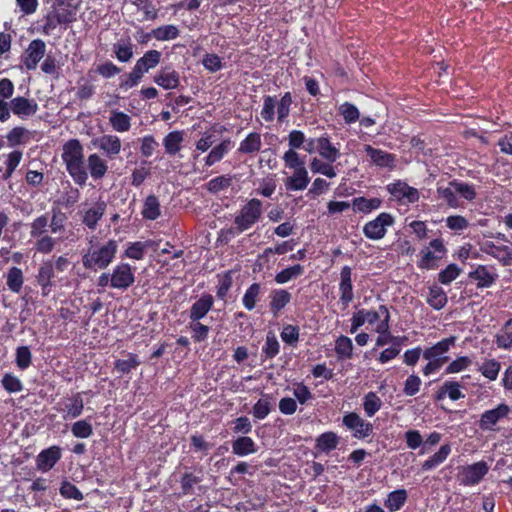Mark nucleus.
<instances>
[{
	"instance_id": "f257e3e1",
	"label": "nucleus",
	"mask_w": 512,
	"mask_h": 512,
	"mask_svg": "<svg viewBox=\"0 0 512 512\" xmlns=\"http://www.w3.org/2000/svg\"><path fill=\"white\" fill-rule=\"evenodd\" d=\"M117 251L118 243L113 239L102 244L90 245L82 255V265L87 270H104L114 261Z\"/></svg>"
},
{
	"instance_id": "f03ea898",
	"label": "nucleus",
	"mask_w": 512,
	"mask_h": 512,
	"mask_svg": "<svg viewBox=\"0 0 512 512\" xmlns=\"http://www.w3.org/2000/svg\"><path fill=\"white\" fill-rule=\"evenodd\" d=\"M62 159L74 182L84 185L88 174L83 161V147L77 139H71L64 144Z\"/></svg>"
},
{
	"instance_id": "7ed1b4c3",
	"label": "nucleus",
	"mask_w": 512,
	"mask_h": 512,
	"mask_svg": "<svg viewBox=\"0 0 512 512\" xmlns=\"http://www.w3.org/2000/svg\"><path fill=\"white\" fill-rule=\"evenodd\" d=\"M261 215V201L258 199H251L235 216L234 227L230 229V233L236 235L249 230L259 221Z\"/></svg>"
},
{
	"instance_id": "20e7f679",
	"label": "nucleus",
	"mask_w": 512,
	"mask_h": 512,
	"mask_svg": "<svg viewBox=\"0 0 512 512\" xmlns=\"http://www.w3.org/2000/svg\"><path fill=\"white\" fill-rule=\"evenodd\" d=\"M394 224L391 214L382 212L375 219L363 226V234L370 240H380L385 237L387 228Z\"/></svg>"
},
{
	"instance_id": "39448f33",
	"label": "nucleus",
	"mask_w": 512,
	"mask_h": 512,
	"mask_svg": "<svg viewBox=\"0 0 512 512\" xmlns=\"http://www.w3.org/2000/svg\"><path fill=\"white\" fill-rule=\"evenodd\" d=\"M479 249L482 253L493 257L504 266L512 264V248L508 245L484 239L479 242Z\"/></svg>"
},
{
	"instance_id": "423d86ee",
	"label": "nucleus",
	"mask_w": 512,
	"mask_h": 512,
	"mask_svg": "<svg viewBox=\"0 0 512 512\" xmlns=\"http://www.w3.org/2000/svg\"><path fill=\"white\" fill-rule=\"evenodd\" d=\"M489 466L485 461H479L471 465H466L459 472L460 484L464 486H474L481 482L488 473Z\"/></svg>"
},
{
	"instance_id": "0eeeda50",
	"label": "nucleus",
	"mask_w": 512,
	"mask_h": 512,
	"mask_svg": "<svg viewBox=\"0 0 512 512\" xmlns=\"http://www.w3.org/2000/svg\"><path fill=\"white\" fill-rule=\"evenodd\" d=\"M445 253L446 248L442 240L434 239L428 247L421 251V259L418 265L422 269H433L436 267L437 262L444 257Z\"/></svg>"
},
{
	"instance_id": "6e6552de",
	"label": "nucleus",
	"mask_w": 512,
	"mask_h": 512,
	"mask_svg": "<svg viewBox=\"0 0 512 512\" xmlns=\"http://www.w3.org/2000/svg\"><path fill=\"white\" fill-rule=\"evenodd\" d=\"M111 277L113 289L125 291L135 282L134 271L128 263L117 264L111 272Z\"/></svg>"
},
{
	"instance_id": "1a4fd4ad",
	"label": "nucleus",
	"mask_w": 512,
	"mask_h": 512,
	"mask_svg": "<svg viewBox=\"0 0 512 512\" xmlns=\"http://www.w3.org/2000/svg\"><path fill=\"white\" fill-rule=\"evenodd\" d=\"M387 190L393 198L404 204H412L419 200L418 190L401 180L388 184Z\"/></svg>"
},
{
	"instance_id": "9d476101",
	"label": "nucleus",
	"mask_w": 512,
	"mask_h": 512,
	"mask_svg": "<svg viewBox=\"0 0 512 512\" xmlns=\"http://www.w3.org/2000/svg\"><path fill=\"white\" fill-rule=\"evenodd\" d=\"M343 424L352 432L357 439H364L372 434L373 426L365 421L357 413L351 412L343 417Z\"/></svg>"
},
{
	"instance_id": "9b49d317",
	"label": "nucleus",
	"mask_w": 512,
	"mask_h": 512,
	"mask_svg": "<svg viewBox=\"0 0 512 512\" xmlns=\"http://www.w3.org/2000/svg\"><path fill=\"white\" fill-rule=\"evenodd\" d=\"M46 44L41 39L32 40L22 56L23 65L28 70L36 69L38 63L45 56Z\"/></svg>"
},
{
	"instance_id": "f8f14e48",
	"label": "nucleus",
	"mask_w": 512,
	"mask_h": 512,
	"mask_svg": "<svg viewBox=\"0 0 512 512\" xmlns=\"http://www.w3.org/2000/svg\"><path fill=\"white\" fill-rule=\"evenodd\" d=\"M10 113L18 116L21 119L29 118L36 114L38 111V104L34 99H29L23 96H17L8 103Z\"/></svg>"
},
{
	"instance_id": "ddd939ff",
	"label": "nucleus",
	"mask_w": 512,
	"mask_h": 512,
	"mask_svg": "<svg viewBox=\"0 0 512 512\" xmlns=\"http://www.w3.org/2000/svg\"><path fill=\"white\" fill-rule=\"evenodd\" d=\"M107 204L104 201H97L89 207H84L81 210L82 223L90 230H95L98 222L105 214Z\"/></svg>"
},
{
	"instance_id": "4468645a",
	"label": "nucleus",
	"mask_w": 512,
	"mask_h": 512,
	"mask_svg": "<svg viewBox=\"0 0 512 512\" xmlns=\"http://www.w3.org/2000/svg\"><path fill=\"white\" fill-rule=\"evenodd\" d=\"M510 412L508 405L502 403L496 408L486 410L480 418L479 426L482 430H493L494 426Z\"/></svg>"
},
{
	"instance_id": "2eb2a0df",
	"label": "nucleus",
	"mask_w": 512,
	"mask_h": 512,
	"mask_svg": "<svg viewBox=\"0 0 512 512\" xmlns=\"http://www.w3.org/2000/svg\"><path fill=\"white\" fill-rule=\"evenodd\" d=\"M340 303L343 309H346L354 298L352 285V270L349 266H344L340 272Z\"/></svg>"
},
{
	"instance_id": "dca6fc26",
	"label": "nucleus",
	"mask_w": 512,
	"mask_h": 512,
	"mask_svg": "<svg viewBox=\"0 0 512 512\" xmlns=\"http://www.w3.org/2000/svg\"><path fill=\"white\" fill-rule=\"evenodd\" d=\"M61 449L58 446H51L42 450L36 458V467L41 472L51 470L61 459Z\"/></svg>"
},
{
	"instance_id": "f3484780",
	"label": "nucleus",
	"mask_w": 512,
	"mask_h": 512,
	"mask_svg": "<svg viewBox=\"0 0 512 512\" xmlns=\"http://www.w3.org/2000/svg\"><path fill=\"white\" fill-rule=\"evenodd\" d=\"M364 151L370 157L371 162L380 167V168H388L393 169L396 165V156L394 154L388 153L381 149H377L372 147L371 145H364Z\"/></svg>"
},
{
	"instance_id": "a211bd4d",
	"label": "nucleus",
	"mask_w": 512,
	"mask_h": 512,
	"mask_svg": "<svg viewBox=\"0 0 512 512\" xmlns=\"http://www.w3.org/2000/svg\"><path fill=\"white\" fill-rule=\"evenodd\" d=\"M62 405L63 406L59 409V411L62 413V418L64 420H71L81 416L84 410L82 394H74L70 398L66 399Z\"/></svg>"
},
{
	"instance_id": "6ab92c4d",
	"label": "nucleus",
	"mask_w": 512,
	"mask_h": 512,
	"mask_svg": "<svg viewBox=\"0 0 512 512\" xmlns=\"http://www.w3.org/2000/svg\"><path fill=\"white\" fill-rule=\"evenodd\" d=\"M98 148L110 159H115L120 153L122 143L115 134H105L96 140Z\"/></svg>"
},
{
	"instance_id": "aec40b11",
	"label": "nucleus",
	"mask_w": 512,
	"mask_h": 512,
	"mask_svg": "<svg viewBox=\"0 0 512 512\" xmlns=\"http://www.w3.org/2000/svg\"><path fill=\"white\" fill-rule=\"evenodd\" d=\"M455 340V337H449L439 341L432 347L427 348L423 352V357L425 359H435L440 360L443 363H446L448 361V356H446L445 354L448 352L450 347L455 344Z\"/></svg>"
},
{
	"instance_id": "412c9836",
	"label": "nucleus",
	"mask_w": 512,
	"mask_h": 512,
	"mask_svg": "<svg viewBox=\"0 0 512 512\" xmlns=\"http://www.w3.org/2000/svg\"><path fill=\"white\" fill-rule=\"evenodd\" d=\"M79 3L78 0H56L53 11L58 15L60 21L70 23L75 19Z\"/></svg>"
},
{
	"instance_id": "4be33fe9",
	"label": "nucleus",
	"mask_w": 512,
	"mask_h": 512,
	"mask_svg": "<svg viewBox=\"0 0 512 512\" xmlns=\"http://www.w3.org/2000/svg\"><path fill=\"white\" fill-rule=\"evenodd\" d=\"M54 278V269L51 262H46L40 266L38 269V274L36 276L37 283L41 287V295L47 297L54 286L53 283Z\"/></svg>"
},
{
	"instance_id": "5701e85b",
	"label": "nucleus",
	"mask_w": 512,
	"mask_h": 512,
	"mask_svg": "<svg viewBox=\"0 0 512 512\" xmlns=\"http://www.w3.org/2000/svg\"><path fill=\"white\" fill-rule=\"evenodd\" d=\"M154 82L165 90H172L179 86L180 76L173 68L164 67L154 76Z\"/></svg>"
},
{
	"instance_id": "b1692460",
	"label": "nucleus",
	"mask_w": 512,
	"mask_h": 512,
	"mask_svg": "<svg viewBox=\"0 0 512 512\" xmlns=\"http://www.w3.org/2000/svg\"><path fill=\"white\" fill-rule=\"evenodd\" d=\"M310 177L306 168L293 170V174L286 178L285 187L288 191H302L307 188Z\"/></svg>"
},
{
	"instance_id": "393cba45",
	"label": "nucleus",
	"mask_w": 512,
	"mask_h": 512,
	"mask_svg": "<svg viewBox=\"0 0 512 512\" xmlns=\"http://www.w3.org/2000/svg\"><path fill=\"white\" fill-rule=\"evenodd\" d=\"M109 124L118 133H125L131 129L132 118L123 111L112 109L109 112Z\"/></svg>"
},
{
	"instance_id": "a878e982",
	"label": "nucleus",
	"mask_w": 512,
	"mask_h": 512,
	"mask_svg": "<svg viewBox=\"0 0 512 512\" xmlns=\"http://www.w3.org/2000/svg\"><path fill=\"white\" fill-rule=\"evenodd\" d=\"M232 141L230 139L222 140L218 145L214 146L207 156L204 157L206 167H211L220 162L232 149Z\"/></svg>"
},
{
	"instance_id": "bb28decb",
	"label": "nucleus",
	"mask_w": 512,
	"mask_h": 512,
	"mask_svg": "<svg viewBox=\"0 0 512 512\" xmlns=\"http://www.w3.org/2000/svg\"><path fill=\"white\" fill-rule=\"evenodd\" d=\"M214 303L212 295L205 294L201 296L190 309V319L192 322L199 321L204 318L206 314L211 310Z\"/></svg>"
},
{
	"instance_id": "cd10ccee",
	"label": "nucleus",
	"mask_w": 512,
	"mask_h": 512,
	"mask_svg": "<svg viewBox=\"0 0 512 512\" xmlns=\"http://www.w3.org/2000/svg\"><path fill=\"white\" fill-rule=\"evenodd\" d=\"M454 180L449 182L447 186H439L437 188V196L451 208H458L462 205L456 191Z\"/></svg>"
},
{
	"instance_id": "c85d7f7f",
	"label": "nucleus",
	"mask_w": 512,
	"mask_h": 512,
	"mask_svg": "<svg viewBox=\"0 0 512 512\" xmlns=\"http://www.w3.org/2000/svg\"><path fill=\"white\" fill-rule=\"evenodd\" d=\"M316 144L320 156L330 163L335 162L341 155L339 149L326 137L317 138Z\"/></svg>"
},
{
	"instance_id": "c756f323",
	"label": "nucleus",
	"mask_w": 512,
	"mask_h": 512,
	"mask_svg": "<svg viewBox=\"0 0 512 512\" xmlns=\"http://www.w3.org/2000/svg\"><path fill=\"white\" fill-rule=\"evenodd\" d=\"M87 165L91 177L96 180L103 178L108 170L106 160L97 153L88 156Z\"/></svg>"
},
{
	"instance_id": "7c9ffc66",
	"label": "nucleus",
	"mask_w": 512,
	"mask_h": 512,
	"mask_svg": "<svg viewBox=\"0 0 512 512\" xmlns=\"http://www.w3.org/2000/svg\"><path fill=\"white\" fill-rule=\"evenodd\" d=\"M261 147V135L257 132H251L240 142L238 152L241 154H255L261 150Z\"/></svg>"
},
{
	"instance_id": "2f4dec72",
	"label": "nucleus",
	"mask_w": 512,
	"mask_h": 512,
	"mask_svg": "<svg viewBox=\"0 0 512 512\" xmlns=\"http://www.w3.org/2000/svg\"><path fill=\"white\" fill-rule=\"evenodd\" d=\"M232 451L235 455L243 457L254 454L257 451V447L252 438L242 436L233 441Z\"/></svg>"
},
{
	"instance_id": "473e14b6",
	"label": "nucleus",
	"mask_w": 512,
	"mask_h": 512,
	"mask_svg": "<svg viewBox=\"0 0 512 512\" xmlns=\"http://www.w3.org/2000/svg\"><path fill=\"white\" fill-rule=\"evenodd\" d=\"M381 203L379 198L356 197L352 200V208L354 212L368 214L377 210Z\"/></svg>"
},
{
	"instance_id": "72a5a7b5",
	"label": "nucleus",
	"mask_w": 512,
	"mask_h": 512,
	"mask_svg": "<svg viewBox=\"0 0 512 512\" xmlns=\"http://www.w3.org/2000/svg\"><path fill=\"white\" fill-rule=\"evenodd\" d=\"M426 301L433 309L441 310L447 304L448 298L440 286L432 285L429 287Z\"/></svg>"
},
{
	"instance_id": "f704fd0d",
	"label": "nucleus",
	"mask_w": 512,
	"mask_h": 512,
	"mask_svg": "<svg viewBox=\"0 0 512 512\" xmlns=\"http://www.w3.org/2000/svg\"><path fill=\"white\" fill-rule=\"evenodd\" d=\"M160 60L161 52L157 50H148L136 61L135 66L139 67V69L145 74L149 70L155 68L160 63Z\"/></svg>"
},
{
	"instance_id": "c9c22d12",
	"label": "nucleus",
	"mask_w": 512,
	"mask_h": 512,
	"mask_svg": "<svg viewBox=\"0 0 512 512\" xmlns=\"http://www.w3.org/2000/svg\"><path fill=\"white\" fill-rule=\"evenodd\" d=\"M451 446L449 444L442 445L440 449L429 459L423 462L422 470L430 471L441 465L450 455Z\"/></svg>"
},
{
	"instance_id": "e433bc0d",
	"label": "nucleus",
	"mask_w": 512,
	"mask_h": 512,
	"mask_svg": "<svg viewBox=\"0 0 512 512\" xmlns=\"http://www.w3.org/2000/svg\"><path fill=\"white\" fill-rule=\"evenodd\" d=\"M270 309L274 315H277L291 300V294L284 289H275L270 295Z\"/></svg>"
},
{
	"instance_id": "4c0bfd02",
	"label": "nucleus",
	"mask_w": 512,
	"mask_h": 512,
	"mask_svg": "<svg viewBox=\"0 0 512 512\" xmlns=\"http://www.w3.org/2000/svg\"><path fill=\"white\" fill-rule=\"evenodd\" d=\"M448 396L452 401H457L465 397L461 391V385L455 381H446L437 393V399L441 400Z\"/></svg>"
},
{
	"instance_id": "58836bf2",
	"label": "nucleus",
	"mask_w": 512,
	"mask_h": 512,
	"mask_svg": "<svg viewBox=\"0 0 512 512\" xmlns=\"http://www.w3.org/2000/svg\"><path fill=\"white\" fill-rule=\"evenodd\" d=\"M183 142V132L172 131L168 133L163 139L165 151L169 155H175L181 149Z\"/></svg>"
},
{
	"instance_id": "ea45409f",
	"label": "nucleus",
	"mask_w": 512,
	"mask_h": 512,
	"mask_svg": "<svg viewBox=\"0 0 512 512\" xmlns=\"http://www.w3.org/2000/svg\"><path fill=\"white\" fill-rule=\"evenodd\" d=\"M24 282L23 272L18 267H11L6 274V284L10 291L19 293Z\"/></svg>"
},
{
	"instance_id": "a19ab883",
	"label": "nucleus",
	"mask_w": 512,
	"mask_h": 512,
	"mask_svg": "<svg viewBox=\"0 0 512 512\" xmlns=\"http://www.w3.org/2000/svg\"><path fill=\"white\" fill-rule=\"evenodd\" d=\"M496 345L502 349L512 348V319L506 321L495 336Z\"/></svg>"
},
{
	"instance_id": "79ce46f5",
	"label": "nucleus",
	"mask_w": 512,
	"mask_h": 512,
	"mask_svg": "<svg viewBox=\"0 0 512 512\" xmlns=\"http://www.w3.org/2000/svg\"><path fill=\"white\" fill-rule=\"evenodd\" d=\"M67 216L59 208L51 210V217H49V229L52 234H61L65 230V223Z\"/></svg>"
},
{
	"instance_id": "37998d69",
	"label": "nucleus",
	"mask_w": 512,
	"mask_h": 512,
	"mask_svg": "<svg viewBox=\"0 0 512 512\" xmlns=\"http://www.w3.org/2000/svg\"><path fill=\"white\" fill-rule=\"evenodd\" d=\"M160 203L156 196L149 195L143 204L142 216L148 220H156L160 216Z\"/></svg>"
},
{
	"instance_id": "c03bdc74",
	"label": "nucleus",
	"mask_w": 512,
	"mask_h": 512,
	"mask_svg": "<svg viewBox=\"0 0 512 512\" xmlns=\"http://www.w3.org/2000/svg\"><path fill=\"white\" fill-rule=\"evenodd\" d=\"M407 500V492L404 489H399L392 491L386 501L385 507L388 508L390 512H396L401 509V507L405 504Z\"/></svg>"
},
{
	"instance_id": "a18cd8bd",
	"label": "nucleus",
	"mask_w": 512,
	"mask_h": 512,
	"mask_svg": "<svg viewBox=\"0 0 512 512\" xmlns=\"http://www.w3.org/2000/svg\"><path fill=\"white\" fill-rule=\"evenodd\" d=\"M49 229V217L48 214H43L36 217L30 223V236L31 238H37L42 235H47Z\"/></svg>"
},
{
	"instance_id": "49530a36",
	"label": "nucleus",
	"mask_w": 512,
	"mask_h": 512,
	"mask_svg": "<svg viewBox=\"0 0 512 512\" xmlns=\"http://www.w3.org/2000/svg\"><path fill=\"white\" fill-rule=\"evenodd\" d=\"M382 407V401L375 392H369L363 400V409L368 417H373Z\"/></svg>"
},
{
	"instance_id": "de8ad7c7",
	"label": "nucleus",
	"mask_w": 512,
	"mask_h": 512,
	"mask_svg": "<svg viewBox=\"0 0 512 512\" xmlns=\"http://www.w3.org/2000/svg\"><path fill=\"white\" fill-rule=\"evenodd\" d=\"M501 369V363L496 359H486L479 366L481 374L490 381H495Z\"/></svg>"
},
{
	"instance_id": "09e8293b",
	"label": "nucleus",
	"mask_w": 512,
	"mask_h": 512,
	"mask_svg": "<svg viewBox=\"0 0 512 512\" xmlns=\"http://www.w3.org/2000/svg\"><path fill=\"white\" fill-rule=\"evenodd\" d=\"M152 35L158 41H170L179 36V29L175 25H163L153 29Z\"/></svg>"
},
{
	"instance_id": "8fccbe9b",
	"label": "nucleus",
	"mask_w": 512,
	"mask_h": 512,
	"mask_svg": "<svg viewBox=\"0 0 512 512\" xmlns=\"http://www.w3.org/2000/svg\"><path fill=\"white\" fill-rule=\"evenodd\" d=\"M291 104L292 96L290 92H286L280 99H277L276 114L278 122L283 123L286 121L290 113Z\"/></svg>"
},
{
	"instance_id": "3c124183",
	"label": "nucleus",
	"mask_w": 512,
	"mask_h": 512,
	"mask_svg": "<svg viewBox=\"0 0 512 512\" xmlns=\"http://www.w3.org/2000/svg\"><path fill=\"white\" fill-rule=\"evenodd\" d=\"M338 442V436L334 432H325L316 439V447L323 452H329L337 447Z\"/></svg>"
},
{
	"instance_id": "603ef678",
	"label": "nucleus",
	"mask_w": 512,
	"mask_h": 512,
	"mask_svg": "<svg viewBox=\"0 0 512 512\" xmlns=\"http://www.w3.org/2000/svg\"><path fill=\"white\" fill-rule=\"evenodd\" d=\"M335 351L338 358L350 359L353 354L352 340L347 336H340L335 342Z\"/></svg>"
},
{
	"instance_id": "864d4df0",
	"label": "nucleus",
	"mask_w": 512,
	"mask_h": 512,
	"mask_svg": "<svg viewBox=\"0 0 512 512\" xmlns=\"http://www.w3.org/2000/svg\"><path fill=\"white\" fill-rule=\"evenodd\" d=\"M140 365V360L136 354L128 353L125 359H118L115 362V369L121 374H127L132 369Z\"/></svg>"
},
{
	"instance_id": "5fc2aeb1",
	"label": "nucleus",
	"mask_w": 512,
	"mask_h": 512,
	"mask_svg": "<svg viewBox=\"0 0 512 512\" xmlns=\"http://www.w3.org/2000/svg\"><path fill=\"white\" fill-rule=\"evenodd\" d=\"M113 52L120 62H128L133 57V45L127 41L117 42L113 45Z\"/></svg>"
},
{
	"instance_id": "6e6d98bb",
	"label": "nucleus",
	"mask_w": 512,
	"mask_h": 512,
	"mask_svg": "<svg viewBox=\"0 0 512 512\" xmlns=\"http://www.w3.org/2000/svg\"><path fill=\"white\" fill-rule=\"evenodd\" d=\"M260 293H261L260 284L253 283L252 285H250L248 287V289L246 290V292L242 298L243 305L248 311H251L255 308V305L259 299Z\"/></svg>"
},
{
	"instance_id": "4d7b16f0",
	"label": "nucleus",
	"mask_w": 512,
	"mask_h": 512,
	"mask_svg": "<svg viewBox=\"0 0 512 512\" xmlns=\"http://www.w3.org/2000/svg\"><path fill=\"white\" fill-rule=\"evenodd\" d=\"M304 272L303 266L300 264H296L294 266L288 267L286 269H283L275 276V281L278 284H285L289 282L290 280L297 278L301 276Z\"/></svg>"
},
{
	"instance_id": "13d9d810",
	"label": "nucleus",
	"mask_w": 512,
	"mask_h": 512,
	"mask_svg": "<svg viewBox=\"0 0 512 512\" xmlns=\"http://www.w3.org/2000/svg\"><path fill=\"white\" fill-rule=\"evenodd\" d=\"M310 169L315 174H322L328 178L336 177L337 173L331 163L323 162L318 158H313L310 162Z\"/></svg>"
},
{
	"instance_id": "bf43d9fd",
	"label": "nucleus",
	"mask_w": 512,
	"mask_h": 512,
	"mask_svg": "<svg viewBox=\"0 0 512 512\" xmlns=\"http://www.w3.org/2000/svg\"><path fill=\"white\" fill-rule=\"evenodd\" d=\"M280 351V344L274 332L269 331L266 334L265 344L262 347V352L266 358H274Z\"/></svg>"
},
{
	"instance_id": "052dcab7",
	"label": "nucleus",
	"mask_w": 512,
	"mask_h": 512,
	"mask_svg": "<svg viewBox=\"0 0 512 512\" xmlns=\"http://www.w3.org/2000/svg\"><path fill=\"white\" fill-rule=\"evenodd\" d=\"M276 96H265L263 99V107L261 109L260 115L262 119L266 122H272L275 119L276 114Z\"/></svg>"
},
{
	"instance_id": "680f3d73",
	"label": "nucleus",
	"mask_w": 512,
	"mask_h": 512,
	"mask_svg": "<svg viewBox=\"0 0 512 512\" xmlns=\"http://www.w3.org/2000/svg\"><path fill=\"white\" fill-rule=\"evenodd\" d=\"M35 239H36L35 249L37 252L42 253V254L51 253L54 250V248L58 242L57 238H54L48 234L42 235Z\"/></svg>"
},
{
	"instance_id": "e2e57ef3",
	"label": "nucleus",
	"mask_w": 512,
	"mask_h": 512,
	"mask_svg": "<svg viewBox=\"0 0 512 512\" xmlns=\"http://www.w3.org/2000/svg\"><path fill=\"white\" fill-rule=\"evenodd\" d=\"M471 277L478 282L479 287H490L495 281V276L484 266H479L471 273Z\"/></svg>"
},
{
	"instance_id": "0e129e2a",
	"label": "nucleus",
	"mask_w": 512,
	"mask_h": 512,
	"mask_svg": "<svg viewBox=\"0 0 512 512\" xmlns=\"http://www.w3.org/2000/svg\"><path fill=\"white\" fill-rule=\"evenodd\" d=\"M284 164L287 168L292 170H297L305 167V161L300 157L298 152L293 149H288L283 157H282Z\"/></svg>"
},
{
	"instance_id": "69168bd1",
	"label": "nucleus",
	"mask_w": 512,
	"mask_h": 512,
	"mask_svg": "<svg viewBox=\"0 0 512 512\" xmlns=\"http://www.w3.org/2000/svg\"><path fill=\"white\" fill-rule=\"evenodd\" d=\"M339 114L347 124L355 123L360 117L358 108L349 102H345L339 106Z\"/></svg>"
},
{
	"instance_id": "338daca9",
	"label": "nucleus",
	"mask_w": 512,
	"mask_h": 512,
	"mask_svg": "<svg viewBox=\"0 0 512 512\" xmlns=\"http://www.w3.org/2000/svg\"><path fill=\"white\" fill-rule=\"evenodd\" d=\"M71 432L76 438H88L93 434V427L87 419L78 420L72 425Z\"/></svg>"
},
{
	"instance_id": "774afa93",
	"label": "nucleus",
	"mask_w": 512,
	"mask_h": 512,
	"mask_svg": "<svg viewBox=\"0 0 512 512\" xmlns=\"http://www.w3.org/2000/svg\"><path fill=\"white\" fill-rule=\"evenodd\" d=\"M149 247L148 242H133L128 245L125 251L126 257L134 260H141L144 257L146 249Z\"/></svg>"
}]
</instances>
